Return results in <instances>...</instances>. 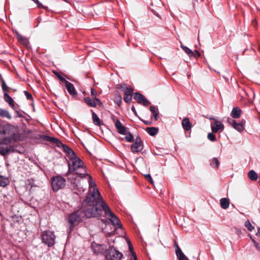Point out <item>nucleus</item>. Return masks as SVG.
Returning a JSON list of instances; mask_svg holds the SVG:
<instances>
[{
	"label": "nucleus",
	"instance_id": "56",
	"mask_svg": "<svg viewBox=\"0 0 260 260\" xmlns=\"http://www.w3.org/2000/svg\"><path fill=\"white\" fill-rule=\"evenodd\" d=\"M132 111H133L134 112H136V110H135V107H133L132 108Z\"/></svg>",
	"mask_w": 260,
	"mask_h": 260
},
{
	"label": "nucleus",
	"instance_id": "23",
	"mask_svg": "<svg viewBox=\"0 0 260 260\" xmlns=\"http://www.w3.org/2000/svg\"><path fill=\"white\" fill-rule=\"evenodd\" d=\"M220 206L222 209H226L229 208L230 205L229 200L226 198H222L220 200Z\"/></svg>",
	"mask_w": 260,
	"mask_h": 260
},
{
	"label": "nucleus",
	"instance_id": "37",
	"mask_svg": "<svg viewBox=\"0 0 260 260\" xmlns=\"http://www.w3.org/2000/svg\"><path fill=\"white\" fill-rule=\"evenodd\" d=\"M208 138L209 140L214 142L216 140V137L214 134L210 133L208 134Z\"/></svg>",
	"mask_w": 260,
	"mask_h": 260
},
{
	"label": "nucleus",
	"instance_id": "36",
	"mask_svg": "<svg viewBox=\"0 0 260 260\" xmlns=\"http://www.w3.org/2000/svg\"><path fill=\"white\" fill-rule=\"evenodd\" d=\"M132 99V95H124V101L127 103H129L131 101Z\"/></svg>",
	"mask_w": 260,
	"mask_h": 260
},
{
	"label": "nucleus",
	"instance_id": "7",
	"mask_svg": "<svg viewBox=\"0 0 260 260\" xmlns=\"http://www.w3.org/2000/svg\"><path fill=\"white\" fill-rule=\"evenodd\" d=\"M105 212V216L108 219L114 226H117L121 228L122 225L120 223L119 219L112 212L110 207L107 205L104 204V207L103 209Z\"/></svg>",
	"mask_w": 260,
	"mask_h": 260
},
{
	"label": "nucleus",
	"instance_id": "31",
	"mask_svg": "<svg viewBox=\"0 0 260 260\" xmlns=\"http://www.w3.org/2000/svg\"><path fill=\"white\" fill-rule=\"evenodd\" d=\"M87 176H88V177H89V180H88V182H89V191H90V190H92L93 188H96L95 187V183L92 180V177L88 175Z\"/></svg>",
	"mask_w": 260,
	"mask_h": 260
},
{
	"label": "nucleus",
	"instance_id": "25",
	"mask_svg": "<svg viewBox=\"0 0 260 260\" xmlns=\"http://www.w3.org/2000/svg\"><path fill=\"white\" fill-rule=\"evenodd\" d=\"M0 116L2 117L7 118L9 119L12 118L11 115L7 110L1 108H0Z\"/></svg>",
	"mask_w": 260,
	"mask_h": 260
},
{
	"label": "nucleus",
	"instance_id": "49",
	"mask_svg": "<svg viewBox=\"0 0 260 260\" xmlns=\"http://www.w3.org/2000/svg\"><path fill=\"white\" fill-rule=\"evenodd\" d=\"M91 94L95 96L97 95V92L92 88H91Z\"/></svg>",
	"mask_w": 260,
	"mask_h": 260
},
{
	"label": "nucleus",
	"instance_id": "16",
	"mask_svg": "<svg viewBox=\"0 0 260 260\" xmlns=\"http://www.w3.org/2000/svg\"><path fill=\"white\" fill-rule=\"evenodd\" d=\"M211 129L213 133H217L219 131H222L224 125L221 122L216 120L211 126Z\"/></svg>",
	"mask_w": 260,
	"mask_h": 260
},
{
	"label": "nucleus",
	"instance_id": "13",
	"mask_svg": "<svg viewBox=\"0 0 260 260\" xmlns=\"http://www.w3.org/2000/svg\"><path fill=\"white\" fill-rule=\"evenodd\" d=\"M134 99L137 100L139 103L142 104L145 106H147L150 104V102L147 100V99L140 93L136 92L134 95Z\"/></svg>",
	"mask_w": 260,
	"mask_h": 260
},
{
	"label": "nucleus",
	"instance_id": "21",
	"mask_svg": "<svg viewBox=\"0 0 260 260\" xmlns=\"http://www.w3.org/2000/svg\"><path fill=\"white\" fill-rule=\"evenodd\" d=\"M241 114V109L239 107H236L233 109L231 113V115L233 118L237 119L240 117Z\"/></svg>",
	"mask_w": 260,
	"mask_h": 260
},
{
	"label": "nucleus",
	"instance_id": "55",
	"mask_svg": "<svg viewBox=\"0 0 260 260\" xmlns=\"http://www.w3.org/2000/svg\"><path fill=\"white\" fill-rule=\"evenodd\" d=\"M257 236L260 237V228L258 229V232L256 234Z\"/></svg>",
	"mask_w": 260,
	"mask_h": 260
},
{
	"label": "nucleus",
	"instance_id": "51",
	"mask_svg": "<svg viewBox=\"0 0 260 260\" xmlns=\"http://www.w3.org/2000/svg\"><path fill=\"white\" fill-rule=\"evenodd\" d=\"M103 245H98L97 247L99 248V250H100L101 248H102V250H100V251H98L97 252H96V253H102L103 252L104 249L103 248Z\"/></svg>",
	"mask_w": 260,
	"mask_h": 260
},
{
	"label": "nucleus",
	"instance_id": "24",
	"mask_svg": "<svg viewBox=\"0 0 260 260\" xmlns=\"http://www.w3.org/2000/svg\"><path fill=\"white\" fill-rule=\"evenodd\" d=\"M146 132L152 136L156 135L158 132V129L155 127H149L146 128Z\"/></svg>",
	"mask_w": 260,
	"mask_h": 260
},
{
	"label": "nucleus",
	"instance_id": "18",
	"mask_svg": "<svg viewBox=\"0 0 260 260\" xmlns=\"http://www.w3.org/2000/svg\"><path fill=\"white\" fill-rule=\"evenodd\" d=\"M181 123L182 127L185 131H188L191 128L192 125L188 118H184Z\"/></svg>",
	"mask_w": 260,
	"mask_h": 260
},
{
	"label": "nucleus",
	"instance_id": "22",
	"mask_svg": "<svg viewBox=\"0 0 260 260\" xmlns=\"http://www.w3.org/2000/svg\"><path fill=\"white\" fill-rule=\"evenodd\" d=\"M91 111L92 112V118L93 123L98 126H101L102 125V121L101 120L97 114L93 112L92 110H91Z\"/></svg>",
	"mask_w": 260,
	"mask_h": 260
},
{
	"label": "nucleus",
	"instance_id": "3",
	"mask_svg": "<svg viewBox=\"0 0 260 260\" xmlns=\"http://www.w3.org/2000/svg\"><path fill=\"white\" fill-rule=\"evenodd\" d=\"M89 191V194L87 196L85 202L87 204L99 205L103 209L104 204H107L102 199L98 189L97 188H93Z\"/></svg>",
	"mask_w": 260,
	"mask_h": 260
},
{
	"label": "nucleus",
	"instance_id": "5",
	"mask_svg": "<svg viewBox=\"0 0 260 260\" xmlns=\"http://www.w3.org/2000/svg\"><path fill=\"white\" fill-rule=\"evenodd\" d=\"M83 217V212L80 210L74 211L69 216L68 222L70 224V231L73 230L75 225H77L79 223L81 218Z\"/></svg>",
	"mask_w": 260,
	"mask_h": 260
},
{
	"label": "nucleus",
	"instance_id": "39",
	"mask_svg": "<svg viewBox=\"0 0 260 260\" xmlns=\"http://www.w3.org/2000/svg\"><path fill=\"white\" fill-rule=\"evenodd\" d=\"M127 86L124 84H120L117 85V88L120 89L123 92L127 88Z\"/></svg>",
	"mask_w": 260,
	"mask_h": 260
},
{
	"label": "nucleus",
	"instance_id": "19",
	"mask_svg": "<svg viewBox=\"0 0 260 260\" xmlns=\"http://www.w3.org/2000/svg\"><path fill=\"white\" fill-rule=\"evenodd\" d=\"M65 85L68 91L71 95H74L76 94V89L73 84L68 81L66 82Z\"/></svg>",
	"mask_w": 260,
	"mask_h": 260
},
{
	"label": "nucleus",
	"instance_id": "12",
	"mask_svg": "<svg viewBox=\"0 0 260 260\" xmlns=\"http://www.w3.org/2000/svg\"><path fill=\"white\" fill-rule=\"evenodd\" d=\"M85 103L91 107H95L97 105L101 106L102 103L101 100L96 98L91 99L87 97L84 99Z\"/></svg>",
	"mask_w": 260,
	"mask_h": 260
},
{
	"label": "nucleus",
	"instance_id": "9",
	"mask_svg": "<svg viewBox=\"0 0 260 260\" xmlns=\"http://www.w3.org/2000/svg\"><path fill=\"white\" fill-rule=\"evenodd\" d=\"M106 257L108 260H121L123 254L116 250L113 246H109L106 251Z\"/></svg>",
	"mask_w": 260,
	"mask_h": 260
},
{
	"label": "nucleus",
	"instance_id": "38",
	"mask_svg": "<svg viewBox=\"0 0 260 260\" xmlns=\"http://www.w3.org/2000/svg\"><path fill=\"white\" fill-rule=\"evenodd\" d=\"M16 35L17 36V38L18 40L19 41H21V42L25 41V42H26V39L24 37L21 36L20 34H19L18 32L16 31Z\"/></svg>",
	"mask_w": 260,
	"mask_h": 260
},
{
	"label": "nucleus",
	"instance_id": "14",
	"mask_svg": "<svg viewBox=\"0 0 260 260\" xmlns=\"http://www.w3.org/2000/svg\"><path fill=\"white\" fill-rule=\"evenodd\" d=\"M228 121L235 129L239 132H242L244 129V123L242 122L237 123L235 120L231 118H229Z\"/></svg>",
	"mask_w": 260,
	"mask_h": 260
},
{
	"label": "nucleus",
	"instance_id": "8",
	"mask_svg": "<svg viewBox=\"0 0 260 260\" xmlns=\"http://www.w3.org/2000/svg\"><path fill=\"white\" fill-rule=\"evenodd\" d=\"M51 180L52 188L54 191H57L65 186L66 180L60 176L52 177Z\"/></svg>",
	"mask_w": 260,
	"mask_h": 260
},
{
	"label": "nucleus",
	"instance_id": "34",
	"mask_svg": "<svg viewBox=\"0 0 260 260\" xmlns=\"http://www.w3.org/2000/svg\"><path fill=\"white\" fill-rule=\"evenodd\" d=\"M245 226L250 232L254 229V226L251 224L249 220H247L245 222Z\"/></svg>",
	"mask_w": 260,
	"mask_h": 260
},
{
	"label": "nucleus",
	"instance_id": "32",
	"mask_svg": "<svg viewBox=\"0 0 260 260\" xmlns=\"http://www.w3.org/2000/svg\"><path fill=\"white\" fill-rule=\"evenodd\" d=\"M181 48L183 50V51L187 53L190 57H192L193 55V52L191 50L187 47L184 46H181Z\"/></svg>",
	"mask_w": 260,
	"mask_h": 260
},
{
	"label": "nucleus",
	"instance_id": "20",
	"mask_svg": "<svg viewBox=\"0 0 260 260\" xmlns=\"http://www.w3.org/2000/svg\"><path fill=\"white\" fill-rule=\"evenodd\" d=\"M4 98L5 101L8 103L13 109L15 110V106L14 105V101L13 99L7 92L4 93Z\"/></svg>",
	"mask_w": 260,
	"mask_h": 260
},
{
	"label": "nucleus",
	"instance_id": "11",
	"mask_svg": "<svg viewBox=\"0 0 260 260\" xmlns=\"http://www.w3.org/2000/svg\"><path fill=\"white\" fill-rule=\"evenodd\" d=\"M143 149L142 141L140 136H137L136 138L135 142L131 145V151L134 152H139Z\"/></svg>",
	"mask_w": 260,
	"mask_h": 260
},
{
	"label": "nucleus",
	"instance_id": "29",
	"mask_svg": "<svg viewBox=\"0 0 260 260\" xmlns=\"http://www.w3.org/2000/svg\"><path fill=\"white\" fill-rule=\"evenodd\" d=\"M11 149H13L12 146L6 148L0 147V154L2 155H6L9 153Z\"/></svg>",
	"mask_w": 260,
	"mask_h": 260
},
{
	"label": "nucleus",
	"instance_id": "43",
	"mask_svg": "<svg viewBox=\"0 0 260 260\" xmlns=\"http://www.w3.org/2000/svg\"><path fill=\"white\" fill-rule=\"evenodd\" d=\"M129 248L130 249V250L131 251L132 253V255L134 257V259L133 260H137V256H136V253L132 250V245H129Z\"/></svg>",
	"mask_w": 260,
	"mask_h": 260
},
{
	"label": "nucleus",
	"instance_id": "28",
	"mask_svg": "<svg viewBox=\"0 0 260 260\" xmlns=\"http://www.w3.org/2000/svg\"><path fill=\"white\" fill-rule=\"evenodd\" d=\"M10 182L7 178L0 175V186L5 187L9 184Z\"/></svg>",
	"mask_w": 260,
	"mask_h": 260
},
{
	"label": "nucleus",
	"instance_id": "48",
	"mask_svg": "<svg viewBox=\"0 0 260 260\" xmlns=\"http://www.w3.org/2000/svg\"><path fill=\"white\" fill-rule=\"evenodd\" d=\"M200 56V53L197 50H194L193 52V55L192 56H194L195 57H199Z\"/></svg>",
	"mask_w": 260,
	"mask_h": 260
},
{
	"label": "nucleus",
	"instance_id": "17",
	"mask_svg": "<svg viewBox=\"0 0 260 260\" xmlns=\"http://www.w3.org/2000/svg\"><path fill=\"white\" fill-rule=\"evenodd\" d=\"M62 147L64 152L67 154L70 160L72 159V157L77 156L73 150L67 145H62Z\"/></svg>",
	"mask_w": 260,
	"mask_h": 260
},
{
	"label": "nucleus",
	"instance_id": "52",
	"mask_svg": "<svg viewBox=\"0 0 260 260\" xmlns=\"http://www.w3.org/2000/svg\"><path fill=\"white\" fill-rule=\"evenodd\" d=\"M253 242L254 243L255 246L256 248V249L260 251V244L258 243H256L254 241H253Z\"/></svg>",
	"mask_w": 260,
	"mask_h": 260
},
{
	"label": "nucleus",
	"instance_id": "42",
	"mask_svg": "<svg viewBox=\"0 0 260 260\" xmlns=\"http://www.w3.org/2000/svg\"><path fill=\"white\" fill-rule=\"evenodd\" d=\"M56 76L58 78V79L62 81V82L66 83V82H68L62 76H61L59 74L56 73Z\"/></svg>",
	"mask_w": 260,
	"mask_h": 260
},
{
	"label": "nucleus",
	"instance_id": "26",
	"mask_svg": "<svg viewBox=\"0 0 260 260\" xmlns=\"http://www.w3.org/2000/svg\"><path fill=\"white\" fill-rule=\"evenodd\" d=\"M123 135H125L124 138H123L122 140H125L127 142H132L134 141V138L133 135L131 133V132L128 130L126 132V134H123Z\"/></svg>",
	"mask_w": 260,
	"mask_h": 260
},
{
	"label": "nucleus",
	"instance_id": "54",
	"mask_svg": "<svg viewBox=\"0 0 260 260\" xmlns=\"http://www.w3.org/2000/svg\"><path fill=\"white\" fill-rule=\"evenodd\" d=\"M21 42L23 43V44L24 45H25V46H26L27 45V40H26V42H25V41H22V42Z\"/></svg>",
	"mask_w": 260,
	"mask_h": 260
},
{
	"label": "nucleus",
	"instance_id": "2",
	"mask_svg": "<svg viewBox=\"0 0 260 260\" xmlns=\"http://www.w3.org/2000/svg\"><path fill=\"white\" fill-rule=\"evenodd\" d=\"M70 161L71 163L68 164L69 172H75L76 174H79L82 177L88 175L85 173L86 171L83 161L78 157H72Z\"/></svg>",
	"mask_w": 260,
	"mask_h": 260
},
{
	"label": "nucleus",
	"instance_id": "46",
	"mask_svg": "<svg viewBox=\"0 0 260 260\" xmlns=\"http://www.w3.org/2000/svg\"><path fill=\"white\" fill-rule=\"evenodd\" d=\"M150 111L153 113H155L157 111V108L155 107V106H150Z\"/></svg>",
	"mask_w": 260,
	"mask_h": 260
},
{
	"label": "nucleus",
	"instance_id": "30",
	"mask_svg": "<svg viewBox=\"0 0 260 260\" xmlns=\"http://www.w3.org/2000/svg\"><path fill=\"white\" fill-rule=\"evenodd\" d=\"M219 165L218 159L216 157H214L210 162V166L213 168H218Z\"/></svg>",
	"mask_w": 260,
	"mask_h": 260
},
{
	"label": "nucleus",
	"instance_id": "50",
	"mask_svg": "<svg viewBox=\"0 0 260 260\" xmlns=\"http://www.w3.org/2000/svg\"><path fill=\"white\" fill-rule=\"evenodd\" d=\"M47 140L53 142H55L57 140L56 139L51 138L49 137H47Z\"/></svg>",
	"mask_w": 260,
	"mask_h": 260
},
{
	"label": "nucleus",
	"instance_id": "33",
	"mask_svg": "<svg viewBox=\"0 0 260 260\" xmlns=\"http://www.w3.org/2000/svg\"><path fill=\"white\" fill-rule=\"evenodd\" d=\"M115 103H116L119 106L121 105L122 103V98L119 94L117 95L115 98Z\"/></svg>",
	"mask_w": 260,
	"mask_h": 260
},
{
	"label": "nucleus",
	"instance_id": "4",
	"mask_svg": "<svg viewBox=\"0 0 260 260\" xmlns=\"http://www.w3.org/2000/svg\"><path fill=\"white\" fill-rule=\"evenodd\" d=\"M80 210L82 211L84 217L90 218L101 216L103 209L99 205L87 204V206L85 208H83Z\"/></svg>",
	"mask_w": 260,
	"mask_h": 260
},
{
	"label": "nucleus",
	"instance_id": "40",
	"mask_svg": "<svg viewBox=\"0 0 260 260\" xmlns=\"http://www.w3.org/2000/svg\"><path fill=\"white\" fill-rule=\"evenodd\" d=\"M145 179L148 180L151 184L153 183V181L151 178V176L150 174H146L144 175Z\"/></svg>",
	"mask_w": 260,
	"mask_h": 260
},
{
	"label": "nucleus",
	"instance_id": "41",
	"mask_svg": "<svg viewBox=\"0 0 260 260\" xmlns=\"http://www.w3.org/2000/svg\"><path fill=\"white\" fill-rule=\"evenodd\" d=\"M24 94L27 100H32V96L31 94L30 93H29L28 91H24Z\"/></svg>",
	"mask_w": 260,
	"mask_h": 260
},
{
	"label": "nucleus",
	"instance_id": "15",
	"mask_svg": "<svg viewBox=\"0 0 260 260\" xmlns=\"http://www.w3.org/2000/svg\"><path fill=\"white\" fill-rule=\"evenodd\" d=\"M175 253L178 260H189L185 254L183 253L181 248L178 246L177 244L175 243Z\"/></svg>",
	"mask_w": 260,
	"mask_h": 260
},
{
	"label": "nucleus",
	"instance_id": "45",
	"mask_svg": "<svg viewBox=\"0 0 260 260\" xmlns=\"http://www.w3.org/2000/svg\"><path fill=\"white\" fill-rule=\"evenodd\" d=\"M36 4H37V6L39 8H43V9H47V7L44 6H43L39 1H38V2L36 3Z\"/></svg>",
	"mask_w": 260,
	"mask_h": 260
},
{
	"label": "nucleus",
	"instance_id": "1",
	"mask_svg": "<svg viewBox=\"0 0 260 260\" xmlns=\"http://www.w3.org/2000/svg\"><path fill=\"white\" fill-rule=\"evenodd\" d=\"M21 134L17 126L10 123L0 124V145H8L20 140Z\"/></svg>",
	"mask_w": 260,
	"mask_h": 260
},
{
	"label": "nucleus",
	"instance_id": "44",
	"mask_svg": "<svg viewBox=\"0 0 260 260\" xmlns=\"http://www.w3.org/2000/svg\"><path fill=\"white\" fill-rule=\"evenodd\" d=\"M7 88L8 87L6 83L4 81H3L2 83V89L3 91L5 92V93L7 92Z\"/></svg>",
	"mask_w": 260,
	"mask_h": 260
},
{
	"label": "nucleus",
	"instance_id": "57",
	"mask_svg": "<svg viewBox=\"0 0 260 260\" xmlns=\"http://www.w3.org/2000/svg\"><path fill=\"white\" fill-rule=\"evenodd\" d=\"M258 50H259V51L260 52V48H259Z\"/></svg>",
	"mask_w": 260,
	"mask_h": 260
},
{
	"label": "nucleus",
	"instance_id": "47",
	"mask_svg": "<svg viewBox=\"0 0 260 260\" xmlns=\"http://www.w3.org/2000/svg\"><path fill=\"white\" fill-rule=\"evenodd\" d=\"M153 117H154V120L156 121L158 118V112H156L155 113H153Z\"/></svg>",
	"mask_w": 260,
	"mask_h": 260
},
{
	"label": "nucleus",
	"instance_id": "35",
	"mask_svg": "<svg viewBox=\"0 0 260 260\" xmlns=\"http://www.w3.org/2000/svg\"><path fill=\"white\" fill-rule=\"evenodd\" d=\"M134 91L133 89L131 87H127L125 90L123 91L124 95H132Z\"/></svg>",
	"mask_w": 260,
	"mask_h": 260
},
{
	"label": "nucleus",
	"instance_id": "6",
	"mask_svg": "<svg viewBox=\"0 0 260 260\" xmlns=\"http://www.w3.org/2000/svg\"><path fill=\"white\" fill-rule=\"evenodd\" d=\"M41 239L42 242L48 247L53 246L55 244V236L50 231H45L42 233Z\"/></svg>",
	"mask_w": 260,
	"mask_h": 260
},
{
	"label": "nucleus",
	"instance_id": "53",
	"mask_svg": "<svg viewBox=\"0 0 260 260\" xmlns=\"http://www.w3.org/2000/svg\"><path fill=\"white\" fill-rule=\"evenodd\" d=\"M141 120L146 125H150L151 123V122H149V121L143 120Z\"/></svg>",
	"mask_w": 260,
	"mask_h": 260
},
{
	"label": "nucleus",
	"instance_id": "27",
	"mask_svg": "<svg viewBox=\"0 0 260 260\" xmlns=\"http://www.w3.org/2000/svg\"><path fill=\"white\" fill-rule=\"evenodd\" d=\"M248 176L252 181H256L258 178L257 173L253 170H250L248 172Z\"/></svg>",
	"mask_w": 260,
	"mask_h": 260
},
{
	"label": "nucleus",
	"instance_id": "10",
	"mask_svg": "<svg viewBox=\"0 0 260 260\" xmlns=\"http://www.w3.org/2000/svg\"><path fill=\"white\" fill-rule=\"evenodd\" d=\"M111 118L114 123L118 133L121 135L126 134V132L128 130V128L124 126L114 115L112 114Z\"/></svg>",
	"mask_w": 260,
	"mask_h": 260
}]
</instances>
